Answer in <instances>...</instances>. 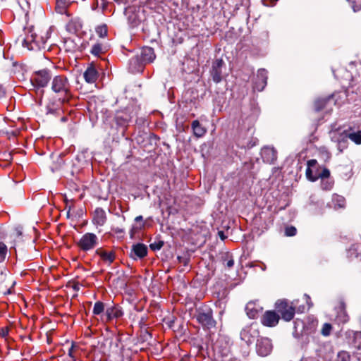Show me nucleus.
Masks as SVG:
<instances>
[{
	"label": "nucleus",
	"instance_id": "nucleus-18",
	"mask_svg": "<svg viewBox=\"0 0 361 361\" xmlns=\"http://www.w3.org/2000/svg\"><path fill=\"white\" fill-rule=\"evenodd\" d=\"M120 341H121L118 337H110L104 340L103 345L104 347L106 345L109 346V353H118L121 349V347H120Z\"/></svg>",
	"mask_w": 361,
	"mask_h": 361
},
{
	"label": "nucleus",
	"instance_id": "nucleus-37",
	"mask_svg": "<svg viewBox=\"0 0 361 361\" xmlns=\"http://www.w3.org/2000/svg\"><path fill=\"white\" fill-rule=\"evenodd\" d=\"M332 326L329 323H325L322 329L321 333L323 336H327L330 335Z\"/></svg>",
	"mask_w": 361,
	"mask_h": 361
},
{
	"label": "nucleus",
	"instance_id": "nucleus-38",
	"mask_svg": "<svg viewBox=\"0 0 361 361\" xmlns=\"http://www.w3.org/2000/svg\"><path fill=\"white\" fill-rule=\"evenodd\" d=\"M164 245V242L161 240H159L157 242H154L149 245V247L152 250L156 251L160 250Z\"/></svg>",
	"mask_w": 361,
	"mask_h": 361
},
{
	"label": "nucleus",
	"instance_id": "nucleus-20",
	"mask_svg": "<svg viewBox=\"0 0 361 361\" xmlns=\"http://www.w3.org/2000/svg\"><path fill=\"white\" fill-rule=\"evenodd\" d=\"M336 310V319L338 322L346 323L349 320V316L345 311V304L343 300L339 302Z\"/></svg>",
	"mask_w": 361,
	"mask_h": 361
},
{
	"label": "nucleus",
	"instance_id": "nucleus-31",
	"mask_svg": "<svg viewBox=\"0 0 361 361\" xmlns=\"http://www.w3.org/2000/svg\"><path fill=\"white\" fill-rule=\"evenodd\" d=\"M245 310L247 311V314L250 318L254 319L257 314V310H255L254 304L252 302L247 304Z\"/></svg>",
	"mask_w": 361,
	"mask_h": 361
},
{
	"label": "nucleus",
	"instance_id": "nucleus-7",
	"mask_svg": "<svg viewBox=\"0 0 361 361\" xmlns=\"http://www.w3.org/2000/svg\"><path fill=\"white\" fill-rule=\"evenodd\" d=\"M50 71L47 69L41 70L35 72L31 78V82L35 87H44L51 79Z\"/></svg>",
	"mask_w": 361,
	"mask_h": 361
},
{
	"label": "nucleus",
	"instance_id": "nucleus-23",
	"mask_svg": "<svg viewBox=\"0 0 361 361\" xmlns=\"http://www.w3.org/2000/svg\"><path fill=\"white\" fill-rule=\"evenodd\" d=\"M345 335L348 339H352V344L355 348H361V331L348 330L346 331Z\"/></svg>",
	"mask_w": 361,
	"mask_h": 361
},
{
	"label": "nucleus",
	"instance_id": "nucleus-34",
	"mask_svg": "<svg viewBox=\"0 0 361 361\" xmlns=\"http://www.w3.org/2000/svg\"><path fill=\"white\" fill-rule=\"evenodd\" d=\"M90 53L94 56H99L101 53H102V44L97 43L94 44L92 47Z\"/></svg>",
	"mask_w": 361,
	"mask_h": 361
},
{
	"label": "nucleus",
	"instance_id": "nucleus-13",
	"mask_svg": "<svg viewBox=\"0 0 361 361\" xmlns=\"http://www.w3.org/2000/svg\"><path fill=\"white\" fill-rule=\"evenodd\" d=\"M125 14L131 27L137 26L141 21L140 15L138 12H137V8L135 6L127 7L125 10Z\"/></svg>",
	"mask_w": 361,
	"mask_h": 361
},
{
	"label": "nucleus",
	"instance_id": "nucleus-11",
	"mask_svg": "<svg viewBox=\"0 0 361 361\" xmlns=\"http://www.w3.org/2000/svg\"><path fill=\"white\" fill-rule=\"evenodd\" d=\"M147 255V247L143 243L133 245L129 256L134 260L142 259Z\"/></svg>",
	"mask_w": 361,
	"mask_h": 361
},
{
	"label": "nucleus",
	"instance_id": "nucleus-15",
	"mask_svg": "<svg viewBox=\"0 0 361 361\" xmlns=\"http://www.w3.org/2000/svg\"><path fill=\"white\" fill-rule=\"evenodd\" d=\"M267 71L264 68L258 70L254 89L259 92L262 91L267 85Z\"/></svg>",
	"mask_w": 361,
	"mask_h": 361
},
{
	"label": "nucleus",
	"instance_id": "nucleus-50",
	"mask_svg": "<svg viewBox=\"0 0 361 361\" xmlns=\"http://www.w3.org/2000/svg\"><path fill=\"white\" fill-rule=\"evenodd\" d=\"M322 188L324 190H330L332 188L331 183H322Z\"/></svg>",
	"mask_w": 361,
	"mask_h": 361
},
{
	"label": "nucleus",
	"instance_id": "nucleus-58",
	"mask_svg": "<svg viewBox=\"0 0 361 361\" xmlns=\"http://www.w3.org/2000/svg\"><path fill=\"white\" fill-rule=\"evenodd\" d=\"M144 225H145V224L143 223L140 228H141L144 227Z\"/></svg>",
	"mask_w": 361,
	"mask_h": 361
},
{
	"label": "nucleus",
	"instance_id": "nucleus-52",
	"mask_svg": "<svg viewBox=\"0 0 361 361\" xmlns=\"http://www.w3.org/2000/svg\"><path fill=\"white\" fill-rule=\"evenodd\" d=\"M218 235L219 236V238L221 239V240H225L226 238V236L224 235V231H220L218 232Z\"/></svg>",
	"mask_w": 361,
	"mask_h": 361
},
{
	"label": "nucleus",
	"instance_id": "nucleus-55",
	"mask_svg": "<svg viewBox=\"0 0 361 361\" xmlns=\"http://www.w3.org/2000/svg\"><path fill=\"white\" fill-rule=\"evenodd\" d=\"M142 220H143V217L141 215L136 216L135 219V221L136 222L142 221Z\"/></svg>",
	"mask_w": 361,
	"mask_h": 361
},
{
	"label": "nucleus",
	"instance_id": "nucleus-2",
	"mask_svg": "<svg viewBox=\"0 0 361 361\" xmlns=\"http://www.w3.org/2000/svg\"><path fill=\"white\" fill-rule=\"evenodd\" d=\"M71 85L68 78L64 75H56L51 81V90L59 96L62 100H68L71 97Z\"/></svg>",
	"mask_w": 361,
	"mask_h": 361
},
{
	"label": "nucleus",
	"instance_id": "nucleus-10",
	"mask_svg": "<svg viewBox=\"0 0 361 361\" xmlns=\"http://www.w3.org/2000/svg\"><path fill=\"white\" fill-rule=\"evenodd\" d=\"M256 350L259 355L264 357L268 355L272 350L271 340L268 338L260 337L257 339Z\"/></svg>",
	"mask_w": 361,
	"mask_h": 361
},
{
	"label": "nucleus",
	"instance_id": "nucleus-14",
	"mask_svg": "<svg viewBox=\"0 0 361 361\" xmlns=\"http://www.w3.org/2000/svg\"><path fill=\"white\" fill-rule=\"evenodd\" d=\"M279 315L274 311H267L263 314L261 322L264 326L272 327L279 323Z\"/></svg>",
	"mask_w": 361,
	"mask_h": 361
},
{
	"label": "nucleus",
	"instance_id": "nucleus-51",
	"mask_svg": "<svg viewBox=\"0 0 361 361\" xmlns=\"http://www.w3.org/2000/svg\"><path fill=\"white\" fill-rule=\"evenodd\" d=\"M5 89L2 85H0V99L4 97L5 95Z\"/></svg>",
	"mask_w": 361,
	"mask_h": 361
},
{
	"label": "nucleus",
	"instance_id": "nucleus-9",
	"mask_svg": "<svg viewBox=\"0 0 361 361\" xmlns=\"http://www.w3.org/2000/svg\"><path fill=\"white\" fill-rule=\"evenodd\" d=\"M259 338L258 329L253 326H246L240 332V338L248 345Z\"/></svg>",
	"mask_w": 361,
	"mask_h": 361
},
{
	"label": "nucleus",
	"instance_id": "nucleus-49",
	"mask_svg": "<svg viewBox=\"0 0 361 361\" xmlns=\"http://www.w3.org/2000/svg\"><path fill=\"white\" fill-rule=\"evenodd\" d=\"M71 2V0H56V3L63 5H70Z\"/></svg>",
	"mask_w": 361,
	"mask_h": 361
},
{
	"label": "nucleus",
	"instance_id": "nucleus-32",
	"mask_svg": "<svg viewBox=\"0 0 361 361\" xmlns=\"http://www.w3.org/2000/svg\"><path fill=\"white\" fill-rule=\"evenodd\" d=\"M348 137L344 135L341 139L338 140V149L340 152H343L347 147Z\"/></svg>",
	"mask_w": 361,
	"mask_h": 361
},
{
	"label": "nucleus",
	"instance_id": "nucleus-42",
	"mask_svg": "<svg viewBox=\"0 0 361 361\" xmlns=\"http://www.w3.org/2000/svg\"><path fill=\"white\" fill-rule=\"evenodd\" d=\"M306 176L311 181H315L318 179V177H317V176H314L312 175V171L311 169H310V167H307L306 169Z\"/></svg>",
	"mask_w": 361,
	"mask_h": 361
},
{
	"label": "nucleus",
	"instance_id": "nucleus-22",
	"mask_svg": "<svg viewBox=\"0 0 361 361\" xmlns=\"http://www.w3.org/2000/svg\"><path fill=\"white\" fill-rule=\"evenodd\" d=\"M336 97L335 94H333L328 97L326 98H319L315 100L314 104V110L316 111H319L323 109L326 105L331 102H333L334 104H336V101H334V97Z\"/></svg>",
	"mask_w": 361,
	"mask_h": 361
},
{
	"label": "nucleus",
	"instance_id": "nucleus-45",
	"mask_svg": "<svg viewBox=\"0 0 361 361\" xmlns=\"http://www.w3.org/2000/svg\"><path fill=\"white\" fill-rule=\"evenodd\" d=\"M7 277V274L4 272L3 270L0 271V284L5 282Z\"/></svg>",
	"mask_w": 361,
	"mask_h": 361
},
{
	"label": "nucleus",
	"instance_id": "nucleus-47",
	"mask_svg": "<svg viewBox=\"0 0 361 361\" xmlns=\"http://www.w3.org/2000/svg\"><path fill=\"white\" fill-rule=\"evenodd\" d=\"M0 334L2 337H6L8 334V328H3L0 331Z\"/></svg>",
	"mask_w": 361,
	"mask_h": 361
},
{
	"label": "nucleus",
	"instance_id": "nucleus-43",
	"mask_svg": "<svg viewBox=\"0 0 361 361\" xmlns=\"http://www.w3.org/2000/svg\"><path fill=\"white\" fill-rule=\"evenodd\" d=\"M330 176V171L328 169H326L324 168L321 173H319L318 176H317V177L320 178L322 179H324V178H329Z\"/></svg>",
	"mask_w": 361,
	"mask_h": 361
},
{
	"label": "nucleus",
	"instance_id": "nucleus-25",
	"mask_svg": "<svg viewBox=\"0 0 361 361\" xmlns=\"http://www.w3.org/2000/svg\"><path fill=\"white\" fill-rule=\"evenodd\" d=\"M95 254L99 256L104 262L109 264L115 259V253L113 251L107 252L102 248H98L96 250Z\"/></svg>",
	"mask_w": 361,
	"mask_h": 361
},
{
	"label": "nucleus",
	"instance_id": "nucleus-35",
	"mask_svg": "<svg viewBox=\"0 0 361 361\" xmlns=\"http://www.w3.org/2000/svg\"><path fill=\"white\" fill-rule=\"evenodd\" d=\"M6 253H7L6 245L4 243L0 242V262H3L5 259Z\"/></svg>",
	"mask_w": 361,
	"mask_h": 361
},
{
	"label": "nucleus",
	"instance_id": "nucleus-40",
	"mask_svg": "<svg viewBox=\"0 0 361 361\" xmlns=\"http://www.w3.org/2000/svg\"><path fill=\"white\" fill-rule=\"evenodd\" d=\"M0 159H4V161H10L13 159V156L11 152H0Z\"/></svg>",
	"mask_w": 361,
	"mask_h": 361
},
{
	"label": "nucleus",
	"instance_id": "nucleus-41",
	"mask_svg": "<svg viewBox=\"0 0 361 361\" xmlns=\"http://www.w3.org/2000/svg\"><path fill=\"white\" fill-rule=\"evenodd\" d=\"M68 6L69 5H63V4H59L58 3H56V10L58 13L63 14V13H66V9Z\"/></svg>",
	"mask_w": 361,
	"mask_h": 361
},
{
	"label": "nucleus",
	"instance_id": "nucleus-54",
	"mask_svg": "<svg viewBox=\"0 0 361 361\" xmlns=\"http://www.w3.org/2000/svg\"><path fill=\"white\" fill-rule=\"evenodd\" d=\"M254 145H255V143L251 144V143H249V142H247V143H245H245H243V144H242V146H243V147H248V148L252 147H253Z\"/></svg>",
	"mask_w": 361,
	"mask_h": 361
},
{
	"label": "nucleus",
	"instance_id": "nucleus-3",
	"mask_svg": "<svg viewBox=\"0 0 361 361\" xmlns=\"http://www.w3.org/2000/svg\"><path fill=\"white\" fill-rule=\"evenodd\" d=\"M155 57L154 49L149 47H145L141 49L140 56L130 59V65L134 67L135 71H139L142 70L144 63L152 62Z\"/></svg>",
	"mask_w": 361,
	"mask_h": 361
},
{
	"label": "nucleus",
	"instance_id": "nucleus-46",
	"mask_svg": "<svg viewBox=\"0 0 361 361\" xmlns=\"http://www.w3.org/2000/svg\"><path fill=\"white\" fill-rule=\"evenodd\" d=\"M15 232L17 236H21L23 234V227L21 226H18L15 228Z\"/></svg>",
	"mask_w": 361,
	"mask_h": 361
},
{
	"label": "nucleus",
	"instance_id": "nucleus-48",
	"mask_svg": "<svg viewBox=\"0 0 361 361\" xmlns=\"http://www.w3.org/2000/svg\"><path fill=\"white\" fill-rule=\"evenodd\" d=\"M316 164L317 160L315 159H310L307 161V167H310V169H311V167L314 166Z\"/></svg>",
	"mask_w": 361,
	"mask_h": 361
},
{
	"label": "nucleus",
	"instance_id": "nucleus-59",
	"mask_svg": "<svg viewBox=\"0 0 361 361\" xmlns=\"http://www.w3.org/2000/svg\"><path fill=\"white\" fill-rule=\"evenodd\" d=\"M180 361H187V360L182 359Z\"/></svg>",
	"mask_w": 361,
	"mask_h": 361
},
{
	"label": "nucleus",
	"instance_id": "nucleus-8",
	"mask_svg": "<svg viewBox=\"0 0 361 361\" xmlns=\"http://www.w3.org/2000/svg\"><path fill=\"white\" fill-rule=\"evenodd\" d=\"M123 315V311L118 305H110L106 307L105 312L101 316L102 322H109L114 319H118Z\"/></svg>",
	"mask_w": 361,
	"mask_h": 361
},
{
	"label": "nucleus",
	"instance_id": "nucleus-28",
	"mask_svg": "<svg viewBox=\"0 0 361 361\" xmlns=\"http://www.w3.org/2000/svg\"><path fill=\"white\" fill-rule=\"evenodd\" d=\"M332 204L335 209L344 208L345 205V200L343 196L335 194L332 197Z\"/></svg>",
	"mask_w": 361,
	"mask_h": 361
},
{
	"label": "nucleus",
	"instance_id": "nucleus-6",
	"mask_svg": "<svg viewBox=\"0 0 361 361\" xmlns=\"http://www.w3.org/2000/svg\"><path fill=\"white\" fill-rule=\"evenodd\" d=\"M82 251L87 252L94 249L98 245V237L92 233H86L77 243Z\"/></svg>",
	"mask_w": 361,
	"mask_h": 361
},
{
	"label": "nucleus",
	"instance_id": "nucleus-44",
	"mask_svg": "<svg viewBox=\"0 0 361 361\" xmlns=\"http://www.w3.org/2000/svg\"><path fill=\"white\" fill-rule=\"evenodd\" d=\"M338 358L341 361H348L349 355L345 352H341L338 354Z\"/></svg>",
	"mask_w": 361,
	"mask_h": 361
},
{
	"label": "nucleus",
	"instance_id": "nucleus-56",
	"mask_svg": "<svg viewBox=\"0 0 361 361\" xmlns=\"http://www.w3.org/2000/svg\"><path fill=\"white\" fill-rule=\"evenodd\" d=\"M305 297H306V298H307V304H308V305H309V307H310L312 305V303H310V302H309V300H310V296H309L308 295H307V294H305Z\"/></svg>",
	"mask_w": 361,
	"mask_h": 361
},
{
	"label": "nucleus",
	"instance_id": "nucleus-39",
	"mask_svg": "<svg viewBox=\"0 0 361 361\" xmlns=\"http://www.w3.org/2000/svg\"><path fill=\"white\" fill-rule=\"evenodd\" d=\"M297 233V230L294 226H288L285 229V234L286 236H294Z\"/></svg>",
	"mask_w": 361,
	"mask_h": 361
},
{
	"label": "nucleus",
	"instance_id": "nucleus-21",
	"mask_svg": "<svg viewBox=\"0 0 361 361\" xmlns=\"http://www.w3.org/2000/svg\"><path fill=\"white\" fill-rule=\"evenodd\" d=\"M67 102V100H62L59 98L56 101H50L46 106L47 114H57L61 111V105L62 103Z\"/></svg>",
	"mask_w": 361,
	"mask_h": 361
},
{
	"label": "nucleus",
	"instance_id": "nucleus-19",
	"mask_svg": "<svg viewBox=\"0 0 361 361\" xmlns=\"http://www.w3.org/2000/svg\"><path fill=\"white\" fill-rule=\"evenodd\" d=\"M132 116L128 109L123 111H117L115 114V120L119 126L126 125L130 120Z\"/></svg>",
	"mask_w": 361,
	"mask_h": 361
},
{
	"label": "nucleus",
	"instance_id": "nucleus-53",
	"mask_svg": "<svg viewBox=\"0 0 361 361\" xmlns=\"http://www.w3.org/2000/svg\"><path fill=\"white\" fill-rule=\"evenodd\" d=\"M178 259L179 262L183 263L184 265L187 264V262H188L187 259H185L181 257H178Z\"/></svg>",
	"mask_w": 361,
	"mask_h": 361
},
{
	"label": "nucleus",
	"instance_id": "nucleus-16",
	"mask_svg": "<svg viewBox=\"0 0 361 361\" xmlns=\"http://www.w3.org/2000/svg\"><path fill=\"white\" fill-rule=\"evenodd\" d=\"M343 134L355 144H361V128L360 126L357 128L355 127H349L348 129L343 131Z\"/></svg>",
	"mask_w": 361,
	"mask_h": 361
},
{
	"label": "nucleus",
	"instance_id": "nucleus-57",
	"mask_svg": "<svg viewBox=\"0 0 361 361\" xmlns=\"http://www.w3.org/2000/svg\"><path fill=\"white\" fill-rule=\"evenodd\" d=\"M356 357H357V361H361V353H357L356 355Z\"/></svg>",
	"mask_w": 361,
	"mask_h": 361
},
{
	"label": "nucleus",
	"instance_id": "nucleus-24",
	"mask_svg": "<svg viewBox=\"0 0 361 361\" xmlns=\"http://www.w3.org/2000/svg\"><path fill=\"white\" fill-rule=\"evenodd\" d=\"M106 221L105 211L102 208H97L94 212L92 221L95 225L103 226Z\"/></svg>",
	"mask_w": 361,
	"mask_h": 361
},
{
	"label": "nucleus",
	"instance_id": "nucleus-36",
	"mask_svg": "<svg viewBox=\"0 0 361 361\" xmlns=\"http://www.w3.org/2000/svg\"><path fill=\"white\" fill-rule=\"evenodd\" d=\"M96 32L100 37H104L107 35V27L106 25L98 26L96 28Z\"/></svg>",
	"mask_w": 361,
	"mask_h": 361
},
{
	"label": "nucleus",
	"instance_id": "nucleus-5",
	"mask_svg": "<svg viewBox=\"0 0 361 361\" xmlns=\"http://www.w3.org/2000/svg\"><path fill=\"white\" fill-rule=\"evenodd\" d=\"M275 305L283 320L290 322L293 319L295 312V307L293 305V302L289 305L286 300H278Z\"/></svg>",
	"mask_w": 361,
	"mask_h": 361
},
{
	"label": "nucleus",
	"instance_id": "nucleus-1",
	"mask_svg": "<svg viewBox=\"0 0 361 361\" xmlns=\"http://www.w3.org/2000/svg\"><path fill=\"white\" fill-rule=\"evenodd\" d=\"M24 36H20L22 45L29 50L37 51L46 48V44L50 37L49 30H42L39 34L35 32L33 27H27L24 30Z\"/></svg>",
	"mask_w": 361,
	"mask_h": 361
},
{
	"label": "nucleus",
	"instance_id": "nucleus-29",
	"mask_svg": "<svg viewBox=\"0 0 361 361\" xmlns=\"http://www.w3.org/2000/svg\"><path fill=\"white\" fill-rule=\"evenodd\" d=\"M106 306L101 301H97L93 307L92 313L94 315H102L106 311Z\"/></svg>",
	"mask_w": 361,
	"mask_h": 361
},
{
	"label": "nucleus",
	"instance_id": "nucleus-26",
	"mask_svg": "<svg viewBox=\"0 0 361 361\" xmlns=\"http://www.w3.org/2000/svg\"><path fill=\"white\" fill-rule=\"evenodd\" d=\"M85 81L88 83H94L98 78V72L93 66L88 67L83 73Z\"/></svg>",
	"mask_w": 361,
	"mask_h": 361
},
{
	"label": "nucleus",
	"instance_id": "nucleus-12",
	"mask_svg": "<svg viewBox=\"0 0 361 361\" xmlns=\"http://www.w3.org/2000/svg\"><path fill=\"white\" fill-rule=\"evenodd\" d=\"M224 64L221 59H216L212 63L211 75L214 82L219 83L221 81V68Z\"/></svg>",
	"mask_w": 361,
	"mask_h": 361
},
{
	"label": "nucleus",
	"instance_id": "nucleus-33",
	"mask_svg": "<svg viewBox=\"0 0 361 361\" xmlns=\"http://www.w3.org/2000/svg\"><path fill=\"white\" fill-rule=\"evenodd\" d=\"M356 12L361 10V0H347Z\"/></svg>",
	"mask_w": 361,
	"mask_h": 361
},
{
	"label": "nucleus",
	"instance_id": "nucleus-17",
	"mask_svg": "<svg viewBox=\"0 0 361 361\" xmlns=\"http://www.w3.org/2000/svg\"><path fill=\"white\" fill-rule=\"evenodd\" d=\"M261 155L263 161L268 164L274 163L277 159V152L274 147H264L262 149Z\"/></svg>",
	"mask_w": 361,
	"mask_h": 361
},
{
	"label": "nucleus",
	"instance_id": "nucleus-27",
	"mask_svg": "<svg viewBox=\"0 0 361 361\" xmlns=\"http://www.w3.org/2000/svg\"><path fill=\"white\" fill-rule=\"evenodd\" d=\"M191 127L192 128L194 135L197 137H202L207 133L206 128H204L197 120H195L192 122Z\"/></svg>",
	"mask_w": 361,
	"mask_h": 361
},
{
	"label": "nucleus",
	"instance_id": "nucleus-30",
	"mask_svg": "<svg viewBox=\"0 0 361 361\" xmlns=\"http://www.w3.org/2000/svg\"><path fill=\"white\" fill-rule=\"evenodd\" d=\"M222 260L225 263V266H226L229 269L233 267L234 265V260H233V256L229 252H225L222 255Z\"/></svg>",
	"mask_w": 361,
	"mask_h": 361
},
{
	"label": "nucleus",
	"instance_id": "nucleus-4",
	"mask_svg": "<svg viewBox=\"0 0 361 361\" xmlns=\"http://www.w3.org/2000/svg\"><path fill=\"white\" fill-rule=\"evenodd\" d=\"M195 318L204 329H210L216 326V322L213 318V311L209 307L197 309Z\"/></svg>",
	"mask_w": 361,
	"mask_h": 361
}]
</instances>
